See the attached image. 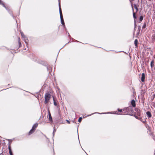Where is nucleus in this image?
<instances>
[{
    "mask_svg": "<svg viewBox=\"0 0 155 155\" xmlns=\"http://www.w3.org/2000/svg\"><path fill=\"white\" fill-rule=\"evenodd\" d=\"M129 109V107H127V108H125L124 109H123V110L124 111H127Z\"/></svg>",
    "mask_w": 155,
    "mask_h": 155,
    "instance_id": "dca6fc26",
    "label": "nucleus"
},
{
    "mask_svg": "<svg viewBox=\"0 0 155 155\" xmlns=\"http://www.w3.org/2000/svg\"><path fill=\"white\" fill-rule=\"evenodd\" d=\"M9 153L10 155H13L11 150H9Z\"/></svg>",
    "mask_w": 155,
    "mask_h": 155,
    "instance_id": "a211bd4d",
    "label": "nucleus"
},
{
    "mask_svg": "<svg viewBox=\"0 0 155 155\" xmlns=\"http://www.w3.org/2000/svg\"><path fill=\"white\" fill-rule=\"evenodd\" d=\"M35 131V130H34V129H33L32 128V129L30 130V131H29V135H30V134H31L32 133H34V132Z\"/></svg>",
    "mask_w": 155,
    "mask_h": 155,
    "instance_id": "9d476101",
    "label": "nucleus"
},
{
    "mask_svg": "<svg viewBox=\"0 0 155 155\" xmlns=\"http://www.w3.org/2000/svg\"><path fill=\"white\" fill-rule=\"evenodd\" d=\"M137 43H138L137 40V39H135L134 41V44H135V46L136 47H137Z\"/></svg>",
    "mask_w": 155,
    "mask_h": 155,
    "instance_id": "f8f14e48",
    "label": "nucleus"
},
{
    "mask_svg": "<svg viewBox=\"0 0 155 155\" xmlns=\"http://www.w3.org/2000/svg\"><path fill=\"white\" fill-rule=\"evenodd\" d=\"M148 118L150 117L151 116V113L149 111H147L146 112Z\"/></svg>",
    "mask_w": 155,
    "mask_h": 155,
    "instance_id": "423d86ee",
    "label": "nucleus"
},
{
    "mask_svg": "<svg viewBox=\"0 0 155 155\" xmlns=\"http://www.w3.org/2000/svg\"><path fill=\"white\" fill-rule=\"evenodd\" d=\"M133 7L136 10V12H137L138 11V9L137 6V5L135 4H134V5H133Z\"/></svg>",
    "mask_w": 155,
    "mask_h": 155,
    "instance_id": "9b49d317",
    "label": "nucleus"
},
{
    "mask_svg": "<svg viewBox=\"0 0 155 155\" xmlns=\"http://www.w3.org/2000/svg\"><path fill=\"white\" fill-rule=\"evenodd\" d=\"M131 6H132V9H133V17L134 18H136V15H135V13L134 12V9L133 8V6L132 4H131Z\"/></svg>",
    "mask_w": 155,
    "mask_h": 155,
    "instance_id": "0eeeda50",
    "label": "nucleus"
},
{
    "mask_svg": "<svg viewBox=\"0 0 155 155\" xmlns=\"http://www.w3.org/2000/svg\"><path fill=\"white\" fill-rule=\"evenodd\" d=\"M82 119V118L81 117H80L78 119V121L79 122H81Z\"/></svg>",
    "mask_w": 155,
    "mask_h": 155,
    "instance_id": "f3484780",
    "label": "nucleus"
},
{
    "mask_svg": "<svg viewBox=\"0 0 155 155\" xmlns=\"http://www.w3.org/2000/svg\"><path fill=\"white\" fill-rule=\"evenodd\" d=\"M140 21H142L143 19V17L142 16H141L140 17Z\"/></svg>",
    "mask_w": 155,
    "mask_h": 155,
    "instance_id": "aec40b11",
    "label": "nucleus"
},
{
    "mask_svg": "<svg viewBox=\"0 0 155 155\" xmlns=\"http://www.w3.org/2000/svg\"><path fill=\"white\" fill-rule=\"evenodd\" d=\"M49 119L50 121L52 122V119L51 114L49 111L48 112Z\"/></svg>",
    "mask_w": 155,
    "mask_h": 155,
    "instance_id": "39448f33",
    "label": "nucleus"
},
{
    "mask_svg": "<svg viewBox=\"0 0 155 155\" xmlns=\"http://www.w3.org/2000/svg\"><path fill=\"white\" fill-rule=\"evenodd\" d=\"M8 149H9V150H11V147H10V145H9V147H8Z\"/></svg>",
    "mask_w": 155,
    "mask_h": 155,
    "instance_id": "5701e85b",
    "label": "nucleus"
},
{
    "mask_svg": "<svg viewBox=\"0 0 155 155\" xmlns=\"http://www.w3.org/2000/svg\"><path fill=\"white\" fill-rule=\"evenodd\" d=\"M21 36L22 37L24 38V40H25V41L26 43L27 42V41H28L27 39L26 38V37L24 35V34L22 32H21Z\"/></svg>",
    "mask_w": 155,
    "mask_h": 155,
    "instance_id": "7ed1b4c3",
    "label": "nucleus"
},
{
    "mask_svg": "<svg viewBox=\"0 0 155 155\" xmlns=\"http://www.w3.org/2000/svg\"><path fill=\"white\" fill-rule=\"evenodd\" d=\"M131 104L134 107H135V101L134 100H133L132 101Z\"/></svg>",
    "mask_w": 155,
    "mask_h": 155,
    "instance_id": "1a4fd4ad",
    "label": "nucleus"
},
{
    "mask_svg": "<svg viewBox=\"0 0 155 155\" xmlns=\"http://www.w3.org/2000/svg\"><path fill=\"white\" fill-rule=\"evenodd\" d=\"M145 74L144 73H143L142 74V76L141 78V81L143 82H144L145 79Z\"/></svg>",
    "mask_w": 155,
    "mask_h": 155,
    "instance_id": "20e7f679",
    "label": "nucleus"
},
{
    "mask_svg": "<svg viewBox=\"0 0 155 155\" xmlns=\"http://www.w3.org/2000/svg\"><path fill=\"white\" fill-rule=\"evenodd\" d=\"M51 97V95L49 93H47L45 94V104L48 103L49 100H50Z\"/></svg>",
    "mask_w": 155,
    "mask_h": 155,
    "instance_id": "f257e3e1",
    "label": "nucleus"
},
{
    "mask_svg": "<svg viewBox=\"0 0 155 155\" xmlns=\"http://www.w3.org/2000/svg\"><path fill=\"white\" fill-rule=\"evenodd\" d=\"M66 121H67V122L68 123V124H70V121L68 120H66Z\"/></svg>",
    "mask_w": 155,
    "mask_h": 155,
    "instance_id": "4be33fe9",
    "label": "nucleus"
},
{
    "mask_svg": "<svg viewBox=\"0 0 155 155\" xmlns=\"http://www.w3.org/2000/svg\"><path fill=\"white\" fill-rule=\"evenodd\" d=\"M118 111H120V112H122V109H118Z\"/></svg>",
    "mask_w": 155,
    "mask_h": 155,
    "instance_id": "412c9836",
    "label": "nucleus"
},
{
    "mask_svg": "<svg viewBox=\"0 0 155 155\" xmlns=\"http://www.w3.org/2000/svg\"><path fill=\"white\" fill-rule=\"evenodd\" d=\"M0 4L3 5L4 7L6 8V7L5 6L4 4H3V2L1 0H0Z\"/></svg>",
    "mask_w": 155,
    "mask_h": 155,
    "instance_id": "4468645a",
    "label": "nucleus"
},
{
    "mask_svg": "<svg viewBox=\"0 0 155 155\" xmlns=\"http://www.w3.org/2000/svg\"><path fill=\"white\" fill-rule=\"evenodd\" d=\"M110 113H111L112 114H117V113H116V112H113V113H111V112L104 113H102L101 114H110Z\"/></svg>",
    "mask_w": 155,
    "mask_h": 155,
    "instance_id": "ddd939ff",
    "label": "nucleus"
},
{
    "mask_svg": "<svg viewBox=\"0 0 155 155\" xmlns=\"http://www.w3.org/2000/svg\"><path fill=\"white\" fill-rule=\"evenodd\" d=\"M90 115H88V116H90Z\"/></svg>",
    "mask_w": 155,
    "mask_h": 155,
    "instance_id": "393cba45",
    "label": "nucleus"
},
{
    "mask_svg": "<svg viewBox=\"0 0 155 155\" xmlns=\"http://www.w3.org/2000/svg\"><path fill=\"white\" fill-rule=\"evenodd\" d=\"M38 124L37 123H36L32 127V128L35 130L36 128L38 127Z\"/></svg>",
    "mask_w": 155,
    "mask_h": 155,
    "instance_id": "6e6552de",
    "label": "nucleus"
},
{
    "mask_svg": "<svg viewBox=\"0 0 155 155\" xmlns=\"http://www.w3.org/2000/svg\"><path fill=\"white\" fill-rule=\"evenodd\" d=\"M152 63H153V61H152L151 62V67H152Z\"/></svg>",
    "mask_w": 155,
    "mask_h": 155,
    "instance_id": "b1692460",
    "label": "nucleus"
},
{
    "mask_svg": "<svg viewBox=\"0 0 155 155\" xmlns=\"http://www.w3.org/2000/svg\"><path fill=\"white\" fill-rule=\"evenodd\" d=\"M53 97V101H54V105L56 106L57 105V104L56 102L55 101V99H54V97Z\"/></svg>",
    "mask_w": 155,
    "mask_h": 155,
    "instance_id": "2eb2a0df",
    "label": "nucleus"
},
{
    "mask_svg": "<svg viewBox=\"0 0 155 155\" xmlns=\"http://www.w3.org/2000/svg\"><path fill=\"white\" fill-rule=\"evenodd\" d=\"M146 27V24H144L142 26L143 28H145Z\"/></svg>",
    "mask_w": 155,
    "mask_h": 155,
    "instance_id": "6ab92c4d",
    "label": "nucleus"
},
{
    "mask_svg": "<svg viewBox=\"0 0 155 155\" xmlns=\"http://www.w3.org/2000/svg\"><path fill=\"white\" fill-rule=\"evenodd\" d=\"M59 12H60V17L61 23L63 25H64V21L63 20V16H62V12H61V8L60 7V3H59Z\"/></svg>",
    "mask_w": 155,
    "mask_h": 155,
    "instance_id": "f03ea898",
    "label": "nucleus"
}]
</instances>
